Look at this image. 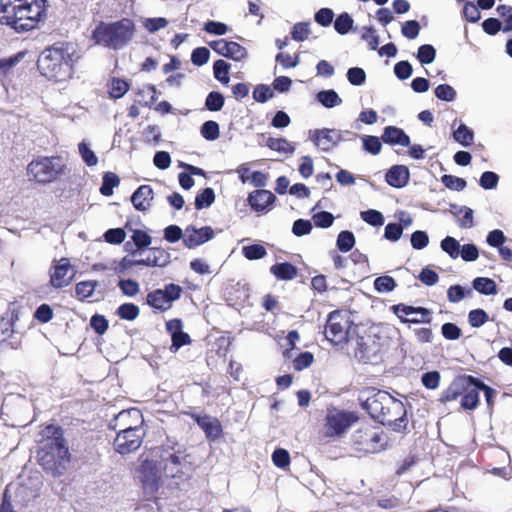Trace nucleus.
Masks as SVG:
<instances>
[{"label":"nucleus","mask_w":512,"mask_h":512,"mask_svg":"<svg viewBox=\"0 0 512 512\" xmlns=\"http://www.w3.org/2000/svg\"><path fill=\"white\" fill-rule=\"evenodd\" d=\"M351 442L357 452L374 454L387 449L389 437L380 427L364 424L354 431Z\"/></svg>","instance_id":"nucleus-8"},{"label":"nucleus","mask_w":512,"mask_h":512,"mask_svg":"<svg viewBox=\"0 0 512 512\" xmlns=\"http://www.w3.org/2000/svg\"><path fill=\"white\" fill-rule=\"evenodd\" d=\"M310 29L309 23L307 22H298L296 23L291 30V37L295 41H304L309 37Z\"/></svg>","instance_id":"nucleus-58"},{"label":"nucleus","mask_w":512,"mask_h":512,"mask_svg":"<svg viewBox=\"0 0 512 512\" xmlns=\"http://www.w3.org/2000/svg\"><path fill=\"white\" fill-rule=\"evenodd\" d=\"M125 229L132 232L131 239L138 249L147 248L151 244V236L144 230L133 229L129 221L125 223Z\"/></svg>","instance_id":"nucleus-30"},{"label":"nucleus","mask_w":512,"mask_h":512,"mask_svg":"<svg viewBox=\"0 0 512 512\" xmlns=\"http://www.w3.org/2000/svg\"><path fill=\"white\" fill-rule=\"evenodd\" d=\"M489 320V315L483 309H473L468 314V323L473 328H479Z\"/></svg>","instance_id":"nucleus-46"},{"label":"nucleus","mask_w":512,"mask_h":512,"mask_svg":"<svg viewBox=\"0 0 512 512\" xmlns=\"http://www.w3.org/2000/svg\"><path fill=\"white\" fill-rule=\"evenodd\" d=\"M347 79L350 84L360 86L364 84L366 80V73L362 68L352 67L347 71Z\"/></svg>","instance_id":"nucleus-62"},{"label":"nucleus","mask_w":512,"mask_h":512,"mask_svg":"<svg viewBox=\"0 0 512 512\" xmlns=\"http://www.w3.org/2000/svg\"><path fill=\"white\" fill-rule=\"evenodd\" d=\"M74 277L70 260L62 257L50 270V284L54 288L68 286Z\"/></svg>","instance_id":"nucleus-17"},{"label":"nucleus","mask_w":512,"mask_h":512,"mask_svg":"<svg viewBox=\"0 0 512 512\" xmlns=\"http://www.w3.org/2000/svg\"><path fill=\"white\" fill-rule=\"evenodd\" d=\"M19 320V312L9 309L0 316V344L17 350L22 345V336L15 330V323Z\"/></svg>","instance_id":"nucleus-13"},{"label":"nucleus","mask_w":512,"mask_h":512,"mask_svg":"<svg viewBox=\"0 0 512 512\" xmlns=\"http://www.w3.org/2000/svg\"><path fill=\"white\" fill-rule=\"evenodd\" d=\"M396 286L394 278L388 275L379 276L374 281V288L381 293L391 292Z\"/></svg>","instance_id":"nucleus-52"},{"label":"nucleus","mask_w":512,"mask_h":512,"mask_svg":"<svg viewBox=\"0 0 512 512\" xmlns=\"http://www.w3.org/2000/svg\"><path fill=\"white\" fill-rule=\"evenodd\" d=\"M442 184L453 191H462L466 188V180L450 174H444L441 176Z\"/></svg>","instance_id":"nucleus-44"},{"label":"nucleus","mask_w":512,"mask_h":512,"mask_svg":"<svg viewBox=\"0 0 512 512\" xmlns=\"http://www.w3.org/2000/svg\"><path fill=\"white\" fill-rule=\"evenodd\" d=\"M140 314V309L133 303H124L117 308L116 315L127 321L135 320Z\"/></svg>","instance_id":"nucleus-41"},{"label":"nucleus","mask_w":512,"mask_h":512,"mask_svg":"<svg viewBox=\"0 0 512 512\" xmlns=\"http://www.w3.org/2000/svg\"><path fill=\"white\" fill-rule=\"evenodd\" d=\"M191 418L203 430L208 440L215 441L223 436V427L218 418L199 414H191Z\"/></svg>","instance_id":"nucleus-19"},{"label":"nucleus","mask_w":512,"mask_h":512,"mask_svg":"<svg viewBox=\"0 0 512 512\" xmlns=\"http://www.w3.org/2000/svg\"><path fill=\"white\" fill-rule=\"evenodd\" d=\"M142 423L143 420L141 419L140 424H129L128 427H123L118 431L114 439L116 452L121 455H127L140 448L144 437V432L141 427Z\"/></svg>","instance_id":"nucleus-10"},{"label":"nucleus","mask_w":512,"mask_h":512,"mask_svg":"<svg viewBox=\"0 0 512 512\" xmlns=\"http://www.w3.org/2000/svg\"><path fill=\"white\" fill-rule=\"evenodd\" d=\"M120 184V178L113 172H106L103 175L102 185L100 187V193L103 196L109 197L113 194V189Z\"/></svg>","instance_id":"nucleus-35"},{"label":"nucleus","mask_w":512,"mask_h":512,"mask_svg":"<svg viewBox=\"0 0 512 512\" xmlns=\"http://www.w3.org/2000/svg\"><path fill=\"white\" fill-rule=\"evenodd\" d=\"M71 460V454L63 430L60 426L49 424L44 429V439L37 451L38 464L47 473L60 476Z\"/></svg>","instance_id":"nucleus-3"},{"label":"nucleus","mask_w":512,"mask_h":512,"mask_svg":"<svg viewBox=\"0 0 512 512\" xmlns=\"http://www.w3.org/2000/svg\"><path fill=\"white\" fill-rule=\"evenodd\" d=\"M129 83L121 78L113 77L108 83V94L110 98L119 99L129 90Z\"/></svg>","instance_id":"nucleus-29"},{"label":"nucleus","mask_w":512,"mask_h":512,"mask_svg":"<svg viewBox=\"0 0 512 512\" xmlns=\"http://www.w3.org/2000/svg\"><path fill=\"white\" fill-rule=\"evenodd\" d=\"M270 272L277 279L290 281L297 277L298 269L290 262L276 263L270 267Z\"/></svg>","instance_id":"nucleus-27"},{"label":"nucleus","mask_w":512,"mask_h":512,"mask_svg":"<svg viewBox=\"0 0 512 512\" xmlns=\"http://www.w3.org/2000/svg\"><path fill=\"white\" fill-rule=\"evenodd\" d=\"M362 407L373 419L389 426L395 432H404L407 428L405 405L386 391L373 389L372 394L362 403Z\"/></svg>","instance_id":"nucleus-4"},{"label":"nucleus","mask_w":512,"mask_h":512,"mask_svg":"<svg viewBox=\"0 0 512 512\" xmlns=\"http://www.w3.org/2000/svg\"><path fill=\"white\" fill-rule=\"evenodd\" d=\"M210 57V51L206 47H197L192 51L191 61L196 66L206 64Z\"/></svg>","instance_id":"nucleus-64"},{"label":"nucleus","mask_w":512,"mask_h":512,"mask_svg":"<svg viewBox=\"0 0 512 512\" xmlns=\"http://www.w3.org/2000/svg\"><path fill=\"white\" fill-rule=\"evenodd\" d=\"M183 289L180 285L169 283L164 289H155L146 296V302L155 310L164 312L172 307L174 301L181 297Z\"/></svg>","instance_id":"nucleus-14"},{"label":"nucleus","mask_w":512,"mask_h":512,"mask_svg":"<svg viewBox=\"0 0 512 512\" xmlns=\"http://www.w3.org/2000/svg\"><path fill=\"white\" fill-rule=\"evenodd\" d=\"M436 50L430 44L421 45L418 48L417 59L421 64H430L435 60Z\"/></svg>","instance_id":"nucleus-50"},{"label":"nucleus","mask_w":512,"mask_h":512,"mask_svg":"<svg viewBox=\"0 0 512 512\" xmlns=\"http://www.w3.org/2000/svg\"><path fill=\"white\" fill-rule=\"evenodd\" d=\"M441 375L438 371H429L422 375L421 382L423 386L430 390H435L439 387Z\"/></svg>","instance_id":"nucleus-55"},{"label":"nucleus","mask_w":512,"mask_h":512,"mask_svg":"<svg viewBox=\"0 0 512 512\" xmlns=\"http://www.w3.org/2000/svg\"><path fill=\"white\" fill-rule=\"evenodd\" d=\"M209 46L217 54L231 58L234 61H241L247 57L246 48L234 41L218 39L209 42Z\"/></svg>","instance_id":"nucleus-18"},{"label":"nucleus","mask_w":512,"mask_h":512,"mask_svg":"<svg viewBox=\"0 0 512 512\" xmlns=\"http://www.w3.org/2000/svg\"><path fill=\"white\" fill-rule=\"evenodd\" d=\"M68 173V167L62 156H37L26 167L30 182L48 185L61 180Z\"/></svg>","instance_id":"nucleus-6"},{"label":"nucleus","mask_w":512,"mask_h":512,"mask_svg":"<svg viewBox=\"0 0 512 512\" xmlns=\"http://www.w3.org/2000/svg\"><path fill=\"white\" fill-rule=\"evenodd\" d=\"M230 64L226 61L219 59L213 64L214 77L224 85H227L230 81L229 78Z\"/></svg>","instance_id":"nucleus-38"},{"label":"nucleus","mask_w":512,"mask_h":512,"mask_svg":"<svg viewBox=\"0 0 512 512\" xmlns=\"http://www.w3.org/2000/svg\"><path fill=\"white\" fill-rule=\"evenodd\" d=\"M473 288L483 295L497 293V285L494 280L487 277H477L472 282Z\"/></svg>","instance_id":"nucleus-32"},{"label":"nucleus","mask_w":512,"mask_h":512,"mask_svg":"<svg viewBox=\"0 0 512 512\" xmlns=\"http://www.w3.org/2000/svg\"><path fill=\"white\" fill-rule=\"evenodd\" d=\"M251 209L256 212H265L276 201V196L269 190L257 189L249 193L247 198Z\"/></svg>","instance_id":"nucleus-23"},{"label":"nucleus","mask_w":512,"mask_h":512,"mask_svg":"<svg viewBox=\"0 0 512 512\" xmlns=\"http://www.w3.org/2000/svg\"><path fill=\"white\" fill-rule=\"evenodd\" d=\"M453 138L457 143L464 147H468L473 143L474 132L465 124H460L453 132Z\"/></svg>","instance_id":"nucleus-34"},{"label":"nucleus","mask_w":512,"mask_h":512,"mask_svg":"<svg viewBox=\"0 0 512 512\" xmlns=\"http://www.w3.org/2000/svg\"><path fill=\"white\" fill-rule=\"evenodd\" d=\"M358 421L356 413L346 410H328L325 417V436L340 437Z\"/></svg>","instance_id":"nucleus-11"},{"label":"nucleus","mask_w":512,"mask_h":512,"mask_svg":"<svg viewBox=\"0 0 512 512\" xmlns=\"http://www.w3.org/2000/svg\"><path fill=\"white\" fill-rule=\"evenodd\" d=\"M154 192L150 185L139 186L131 196V202L138 211L145 212L152 206Z\"/></svg>","instance_id":"nucleus-24"},{"label":"nucleus","mask_w":512,"mask_h":512,"mask_svg":"<svg viewBox=\"0 0 512 512\" xmlns=\"http://www.w3.org/2000/svg\"><path fill=\"white\" fill-rule=\"evenodd\" d=\"M479 379L472 375H459L453 379L450 385L442 391L440 402L447 403L460 399L463 410H475L479 405Z\"/></svg>","instance_id":"nucleus-7"},{"label":"nucleus","mask_w":512,"mask_h":512,"mask_svg":"<svg viewBox=\"0 0 512 512\" xmlns=\"http://www.w3.org/2000/svg\"><path fill=\"white\" fill-rule=\"evenodd\" d=\"M441 333L446 340H457L462 335L461 329L451 322H447L442 325Z\"/></svg>","instance_id":"nucleus-63"},{"label":"nucleus","mask_w":512,"mask_h":512,"mask_svg":"<svg viewBox=\"0 0 512 512\" xmlns=\"http://www.w3.org/2000/svg\"><path fill=\"white\" fill-rule=\"evenodd\" d=\"M317 100L326 108H333L342 103V99L332 89L318 92Z\"/></svg>","instance_id":"nucleus-36"},{"label":"nucleus","mask_w":512,"mask_h":512,"mask_svg":"<svg viewBox=\"0 0 512 512\" xmlns=\"http://www.w3.org/2000/svg\"><path fill=\"white\" fill-rule=\"evenodd\" d=\"M244 257L248 260L262 259L267 255L265 247L261 244H252L242 248Z\"/></svg>","instance_id":"nucleus-45"},{"label":"nucleus","mask_w":512,"mask_h":512,"mask_svg":"<svg viewBox=\"0 0 512 512\" xmlns=\"http://www.w3.org/2000/svg\"><path fill=\"white\" fill-rule=\"evenodd\" d=\"M118 287L121 292L128 297H133L140 291L138 282L132 279H121L118 283Z\"/></svg>","instance_id":"nucleus-56"},{"label":"nucleus","mask_w":512,"mask_h":512,"mask_svg":"<svg viewBox=\"0 0 512 512\" xmlns=\"http://www.w3.org/2000/svg\"><path fill=\"white\" fill-rule=\"evenodd\" d=\"M410 178V172L408 167L404 165H394L392 166L385 175V180L388 185L394 188H403L405 187Z\"/></svg>","instance_id":"nucleus-25"},{"label":"nucleus","mask_w":512,"mask_h":512,"mask_svg":"<svg viewBox=\"0 0 512 512\" xmlns=\"http://www.w3.org/2000/svg\"><path fill=\"white\" fill-rule=\"evenodd\" d=\"M381 139L384 143L389 145L410 146V137L403 129L396 126L385 127Z\"/></svg>","instance_id":"nucleus-26"},{"label":"nucleus","mask_w":512,"mask_h":512,"mask_svg":"<svg viewBox=\"0 0 512 512\" xmlns=\"http://www.w3.org/2000/svg\"><path fill=\"white\" fill-rule=\"evenodd\" d=\"M336 245L341 252L350 251L355 245L354 234L348 230L341 231L338 234Z\"/></svg>","instance_id":"nucleus-43"},{"label":"nucleus","mask_w":512,"mask_h":512,"mask_svg":"<svg viewBox=\"0 0 512 512\" xmlns=\"http://www.w3.org/2000/svg\"><path fill=\"white\" fill-rule=\"evenodd\" d=\"M135 32V23L130 18H122L114 22L100 21L92 31L91 39L96 45L120 50L132 41Z\"/></svg>","instance_id":"nucleus-5"},{"label":"nucleus","mask_w":512,"mask_h":512,"mask_svg":"<svg viewBox=\"0 0 512 512\" xmlns=\"http://www.w3.org/2000/svg\"><path fill=\"white\" fill-rule=\"evenodd\" d=\"M225 103V98L218 91H211L205 99V108L211 112L220 111Z\"/></svg>","instance_id":"nucleus-39"},{"label":"nucleus","mask_w":512,"mask_h":512,"mask_svg":"<svg viewBox=\"0 0 512 512\" xmlns=\"http://www.w3.org/2000/svg\"><path fill=\"white\" fill-rule=\"evenodd\" d=\"M352 321L345 311L337 309L328 314L325 324V338L333 345H344L349 341Z\"/></svg>","instance_id":"nucleus-9"},{"label":"nucleus","mask_w":512,"mask_h":512,"mask_svg":"<svg viewBox=\"0 0 512 512\" xmlns=\"http://www.w3.org/2000/svg\"><path fill=\"white\" fill-rule=\"evenodd\" d=\"M104 240L109 244L119 245L124 242L126 238L125 227L124 228H111L108 229L104 235Z\"/></svg>","instance_id":"nucleus-51"},{"label":"nucleus","mask_w":512,"mask_h":512,"mask_svg":"<svg viewBox=\"0 0 512 512\" xmlns=\"http://www.w3.org/2000/svg\"><path fill=\"white\" fill-rule=\"evenodd\" d=\"M214 237V231L210 226H204L199 229L190 225L185 229L183 238L184 245L189 248H195L211 240Z\"/></svg>","instance_id":"nucleus-20"},{"label":"nucleus","mask_w":512,"mask_h":512,"mask_svg":"<svg viewBox=\"0 0 512 512\" xmlns=\"http://www.w3.org/2000/svg\"><path fill=\"white\" fill-rule=\"evenodd\" d=\"M134 417L136 419V422L142 418V415L138 409H129V410H122L118 413V415L115 417V423L113 425L114 429H118V431L123 427H128V419Z\"/></svg>","instance_id":"nucleus-37"},{"label":"nucleus","mask_w":512,"mask_h":512,"mask_svg":"<svg viewBox=\"0 0 512 512\" xmlns=\"http://www.w3.org/2000/svg\"><path fill=\"white\" fill-rule=\"evenodd\" d=\"M360 216H361L363 221H365L369 225H372V226H375V227L381 226L384 223V216L378 210L369 209V210H366V211H362L360 213Z\"/></svg>","instance_id":"nucleus-53"},{"label":"nucleus","mask_w":512,"mask_h":512,"mask_svg":"<svg viewBox=\"0 0 512 512\" xmlns=\"http://www.w3.org/2000/svg\"><path fill=\"white\" fill-rule=\"evenodd\" d=\"M451 212L458 218L460 228H471L473 226V210L467 206L451 205Z\"/></svg>","instance_id":"nucleus-28"},{"label":"nucleus","mask_w":512,"mask_h":512,"mask_svg":"<svg viewBox=\"0 0 512 512\" xmlns=\"http://www.w3.org/2000/svg\"><path fill=\"white\" fill-rule=\"evenodd\" d=\"M266 146L273 151L282 153V154H293L295 151V147L292 143H290L285 138H274L269 137L266 140Z\"/></svg>","instance_id":"nucleus-31"},{"label":"nucleus","mask_w":512,"mask_h":512,"mask_svg":"<svg viewBox=\"0 0 512 512\" xmlns=\"http://www.w3.org/2000/svg\"><path fill=\"white\" fill-rule=\"evenodd\" d=\"M78 150L82 160L86 163V165L92 167L98 163L96 154L88 147L85 142L79 143Z\"/></svg>","instance_id":"nucleus-61"},{"label":"nucleus","mask_w":512,"mask_h":512,"mask_svg":"<svg viewBox=\"0 0 512 512\" xmlns=\"http://www.w3.org/2000/svg\"><path fill=\"white\" fill-rule=\"evenodd\" d=\"M215 201V193L214 190L210 187L205 188L201 193L197 194L195 197V208L197 210H201L203 208L209 207Z\"/></svg>","instance_id":"nucleus-42"},{"label":"nucleus","mask_w":512,"mask_h":512,"mask_svg":"<svg viewBox=\"0 0 512 512\" xmlns=\"http://www.w3.org/2000/svg\"><path fill=\"white\" fill-rule=\"evenodd\" d=\"M186 449L179 446L162 447L161 463L163 471L167 477L181 478L184 474V465L186 462Z\"/></svg>","instance_id":"nucleus-12"},{"label":"nucleus","mask_w":512,"mask_h":512,"mask_svg":"<svg viewBox=\"0 0 512 512\" xmlns=\"http://www.w3.org/2000/svg\"><path fill=\"white\" fill-rule=\"evenodd\" d=\"M48 7L47 0H2L0 22L16 32H27L46 19Z\"/></svg>","instance_id":"nucleus-2"},{"label":"nucleus","mask_w":512,"mask_h":512,"mask_svg":"<svg viewBox=\"0 0 512 512\" xmlns=\"http://www.w3.org/2000/svg\"><path fill=\"white\" fill-rule=\"evenodd\" d=\"M391 311L398 317L401 323L404 324H419L431 323L432 312L425 307H415L404 303L392 305Z\"/></svg>","instance_id":"nucleus-15"},{"label":"nucleus","mask_w":512,"mask_h":512,"mask_svg":"<svg viewBox=\"0 0 512 512\" xmlns=\"http://www.w3.org/2000/svg\"><path fill=\"white\" fill-rule=\"evenodd\" d=\"M79 59L80 54L72 43L57 42L40 53L37 68L47 80L62 83L72 79Z\"/></svg>","instance_id":"nucleus-1"},{"label":"nucleus","mask_w":512,"mask_h":512,"mask_svg":"<svg viewBox=\"0 0 512 512\" xmlns=\"http://www.w3.org/2000/svg\"><path fill=\"white\" fill-rule=\"evenodd\" d=\"M435 96L442 101L451 102L456 97V91L449 84H440L434 90Z\"/></svg>","instance_id":"nucleus-54"},{"label":"nucleus","mask_w":512,"mask_h":512,"mask_svg":"<svg viewBox=\"0 0 512 512\" xmlns=\"http://www.w3.org/2000/svg\"><path fill=\"white\" fill-rule=\"evenodd\" d=\"M272 461L278 468H286L290 464V454L286 449L277 448L272 454Z\"/></svg>","instance_id":"nucleus-57"},{"label":"nucleus","mask_w":512,"mask_h":512,"mask_svg":"<svg viewBox=\"0 0 512 512\" xmlns=\"http://www.w3.org/2000/svg\"><path fill=\"white\" fill-rule=\"evenodd\" d=\"M170 255L162 248L153 247L150 249L149 254L145 259H140L136 261H128L126 263V259L123 260L125 267H131L134 265H142L148 267H163L169 263Z\"/></svg>","instance_id":"nucleus-21"},{"label":"nucleus","mask_w":512,"mask_h":512,"mask_svg":"<svg viewBox=\"0 0 512 512\" xmlns=\"http://www.w3.org/2000/svg\"><path fill=\"white\" fill-rule=\"evenodd\" d=\"M311 138L323 151L332 150L342 140L340 131L328 128L315 130Z\"/></svg>","instance_id":"nucleus-22"},{"label":"nucleus","mask_w":512,"mask_h":512,"mask_svg":"<svg viewBox=\"0 0 512 512\" xmlns=\"http://www.w3.org/2000/svg\"><path fill=\"white\" fill-rule=\"evenodd\" d=\"M97 286V282L95 281H81L76 284L75 293L79 300L83 301L86 298L90 297Z\"/></svg>","instance_id":"nucleus-48"},{"label":"nucleus","mask_w":512,"mask_h":512,"mask_svg":"<svg viewBox=\"0 0 512 512\" xmlns=\"http://www.w3.org/2000/svg\"><path fill=\"white\" fill-rule=\"evenodd\" d=\"M274 96L273 90L264 84L257 85L253 90V98L255 101L265 103Z\"/></svg>","instance_id":"nucleus-59"},{"label":"nucleus","mask_w":512,"mask_h":512,"mask_svg":"<svg viewBox=\"0 0 512 512\" xmlns=\"http://www.w3.org/2000/svg\"><path fill=\"white\" fill-rule=\"evenodd\" d=\"M201 135L208 141H214L219 138L220 130L216 121L209 120L201 126Z\"/></svg>","instance_id":"nucleus-47"},{"label":"nucleus","mask_w":512,"mask_h":512,"mask_svg":"<svg viewBox=\"0 0 512 512\" xmlns=\"http://www.w3.org/2000/svg\"><path fill=\"white\" fill-rule=\"evenodd\" d=\"M138 473L144 489H149L151 492L158 490L161 477L156 461L145 459L140 464Z\"/></svg>","instance_id":"nucleus-16"},{"label":"nucleus","mask_w":512,"mask_h":512,"mask_svg":"<svg viewBox=\"0 0 512 512\" xmlns=\"http://www.w3.org/2000/svg\"><path fill=\"white\" fill-rule=\"evenodd\" d=\"M441 249L446 252L451 258L456 259L460 253V244L459 242L451 236L445 237L441 241Z\"/></svg>","instance_id":"nucleus-49"},{"label":"nucleus","mask_w":512,"mask_h":512,"mask_svg":"<svg viewBox=\"0 0 512 512\" xmlns=\"http://www.w3.org/2000/svg\"><path fill=\"white\" fill-rule=\"evenodd\" d=\"M353 18L347 12H343L337 16L334 21V29L341 35L347 34L353 27Z\"/></svg>","instance_id":"nucleus-40"},{"label":"nucleus","mask_w":512,"mask_h":512,"mask_svg":"<svg viewBox=\"0 0 512 512\" xmlns=\"http://www.w3.org/2000/svg\"><path fill=\"white\" fill-rule=\"evenodd\" d=\"M137 95L141 97L139 103L144 107H151L157 101V89L153 84H146L138 90Z\"/></svg>","instance_id":"nucleus-33"},{"label":"nucleus","mask_w":512,"mask_h":512,"mask_svg":"<svg viewBox=\"0 0 512 512\" xmlns=\"http://www.w3.org/2000/svg\"><path fill=\"white\" fill-rule=\"evenodd\" d=\"M362 141H363V147H364L365 151L371 153L372 155H377L380 153L382 144L378 137L371 136V135H365L362 138Z\"/></svg>","instance_id":"nucleus-60"}]
</instances>
